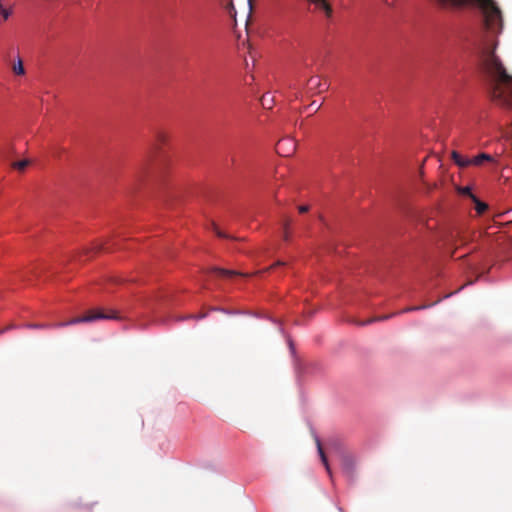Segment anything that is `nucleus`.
<instances>
[{
	"label": "nucleus",
	"instance_id": "27",
	"mask_svg": "<svg viewBox=\"0 0 512 512\" xmlns=\"http://www.w3.org/2000/svg\"><path fill=\"white\" fill-rule=\"evenodd\" d=\"M93 249H94L95 251H100V250H102V249H103V245H102V244L97 243V244H95V245H94Z\"/></svg>",
	"mask_w": 512,
	"mask_h": 512
},
{
	"label": "nucleus",
	"instance_id": "20",
	"mask_svg": "<svg viewBox=\"0 0 512 512\" xmlns=\"http://www.w3.org/2000/svg\"><path fill=\"white\" fill-rule=\"evenodd\" d=\"M459 193L464 196H468L471 200L473 199V196H475L469 187L459 188Z\"/></svg>",
	"mask_w": 512,
	"mask_h": 512
},
{
	"label": "nucleus",
	"instance_id": "4",
	"mask_svg": "<svg viewBox=\"0 0 512 512\" xmlns=\"http://www.w3.org/2000/svg\"><path fill=\"white\" fill-rule=\"evenodd\" d=\"M451 245L457 249L460 246L466 245L470 241V234L464 230H457L455 234L451 235Z\"/></svg>",
	"mask_w": 512,
	"mask_h": 512
},
{
	"label": "nucleus",
	"instance_id": "3",
	"mask_svg": "<svg viewBox=\"0 0 512 512\" xmlns=\"http://www.w3.org/2000/svg\"><path fill=\"white\" fill-rule=\"evenodd\" d=\"M295 150L296 143L290 137L280 140L276 145L277 153L285 157L292 155L295 152Z\"/></svg>",
	"mask_w": 512,
	"mask_h": 512
},
{
	"label": "nucleus",
	"instance_id": "16",
	"mask_svg": "<svg viewBox=\"0 0 512 512\" xmlns=\"http://www.w3.org/2000/svg\"><path fill=\"white\" fill-rule=\"evenodd\" d=\"M13 71L17 75L24 74V66L21 59H18L17 63L13 66Z\"/></svg>",
	"mask_w": 512,
	"mask_h": 512
},
{
	"label": "nucleus",
	"instance_id": "11",
	"mask_svg": "<svg viewBox=\"0 0 512 512\" xmlns=\"http://www.w3.org/2000/svg\"><path fill=\"white\" fill-rule=\"evenodd\" d=\"M168 165H169V161L167 159H162L158 162L156 171H157V177L159 178V180L164 179Z\"/></svg>",
	"mask_w": 512,
	"mask_h": 512
},
{
	"label": "nucleus",
	"instance_id": "22",
	"mask_svg": "<svg viewBox=\"0 0 512 512\" xmlns=\"http://www.w3.org/2000/svg\"><path fill=\"white\" fill-rule=\"evenodd\" d=\"M28 164V160H22L14 163V167L18 170H23V168Z\"/></svg>",
	"mask_w": 512,
	"mask_h": 512
},
{
	"label": "nucleus",
	"instance_id": "29",
	"mask_svg": "<svg viewBox=\"0 0 512 512\" xmlns=\"http://www.w3.org/2000/svg\"><path fill=\"white\" fill-rule=\"evenodd\" d=\"M310 106H311V107H313V108H315V110H319V107H320V106H316L314 102H313V103H311V105H310Z\"/></svg>",
	"mask_w": 512,
	"mask_h": 512
},
{
	"label": "nucleus",
	"instance_id": "9",
	"mask_svg": "<svg viewBox=\"0 0 512 512\" xmlns=\"http://www.w3.org/2000/svg\"><path fill=\"white\" fill-rule=\"evenodd\" d=\"M316 445H317V450H318V454L321 458V461H322L323 465L325 466V469L328 472V474L331 475V469H330V466L328 463V459L323 450V447H322V444H321V441L319 438H316Z\"/></svg>",
	"mask_w": 512,
	"mask_h": 512
},
{
	"label": "nucleus",
	"instance_id": "5",
	"mask_svg": "<svg viewBox=\"0 0 512 512\" xmlns=\"http://www.w3.org/2000/svg\"><path fill=\"white\" fill-rule=\"evenodd\" d=\"M341 466L343 471L348 475L351 476L354 469V460L350 455L343 454L341 456Z\"/></svg>",
	"mask_w": 512,
	"mask_h": 512
},
{
	"label": "nucleus",
	"instance_id": "14",
	"mask_svg": "<svg viewBox=\"0 0 512 512\" xmlns=\"http://www.w3.org/2000/svg\"><path fill=\"white\" fill-rule=\"evenodd\" d=\"M391 316L392 315H384V316H381V317L369 318L368 320H366L364 322H358L357 324L360 325V326H364V325H368V324H371V323H374V322H377V321H382V320L389 319Z\"/></svg>",
	"mask_w": 512,
	"mask_h": 512
},
{
	"label": "nucleus",
	"instance_id": "10",
	"mask_svg": "<svg viewBox=\"0 0 512 512\" xmlns=\"http://www.w3.org/2000/svg\"><path fill=\"white\" fill-rule=\"evenodd\" d=\"M312 3L316 5L317 8L324 10L327 17L332 16V7L327 2V0H310Z\"/></svg>",
	"mask_w": 512,
	"mask_h": 512
},
{
	"label": "nucleus",
	"instance_id": "2",
	"mask_svg": "<svg viewBox=\"0 0 512 512\" xmlns=\"http://www.w3.org/2000/svg\"><path fill=\"white\" fill-rule=\"evenodd\" d=\"M117 314L114 311H111L110 313H105L102 310H91L87 312L84 316L76 317L72 319L67 324H77V323H83V322H92L96 320L101 319H117Z\"/></svg>",
	"mask_w": 512,
	"mask_h": 512
},
{
	"label": "nucleus",
	"instance_id": "19",
	"mask_svg": "<svg viewBox=\"0 0 512 512\" xmlns=\"http://www.w3.org/2000/svg\"><path fill=\"white\" fill-rule=\"evenodd\" d=\"M211 227H212V230L216 233V235L220 238H230V236H228L227 234L223 233L222 231H220L216 225V223L212 222L211 223Z\"/></svg>",
	"mask_w": 512,
	"mask_h": 512
},
{
	"label": "nucleus",
	"instance_id": "21",
	"mask_svg": "<svg viewBox=\"0 0 512 512\" xmlns=\"http://www.w3.org/2000/svg\"><path fill=\"white\" fill-rule=\"evenodd\" d=\"M95 504H81L78 507L79 512H90Z\"/></svg>",
	"mask_w": 512,
	"mask_h": 512
},
{
	"label": "nucleus",
	"instance_id": "12",
	"mask_svg": "<svg viewBox=\"0 0 512 512\" xmlns=\"http://www.w3.org/2000/svg\"><path fill=\"white\" fill-rule=\"evenodd\" d=\"M472 201L474 202V208L478 215H482L488 209V205L480 201L476 196H473Z\"/></svg>",
	"mask_w": 512,
	"mask_h": 512
},
{
	"label": "nucleus",
	"instance_id": "8",
	"mask_svg": "<svg viewBox=\"0 0 512 512\" xmlns=\"http://www.w3.org/2000/svg\"><path fill=\"white\" fill-rule=\"evenodd\" d=\"M451 157L453 161L461 168H466L471 165L470 158L463 157L459 152L452 151Z\"/></svg>",
	"mask_w": 512,
	"mask_h": 512
},
{
	"label": "nucleus",
	"instance_id": "13",
	"mask_svg": "<svg viewBox=\"0 0 512 512\" xmlns=\"http://www.w3.org/2000/svg\"><path fill=\"white\" fill-rule=\"evenodd\" d=\"M168 140V136L163 131H158L155 135V147L159 149L161 145H164Z\"/></svg>",
	"mask_w": 512,
	"mask_h": 512
},
{
	"label": "nucleus",
	"instance_id": "31",
	"mask_svg": "<svg viewBox=\"0 0 512 512\" xmlns=\"http://www.w3.org/2000/svg\"><path fill=\"white\" fill-rule=\"evenodd\" d=\"M251 3H252V0H249V4H250V5H251Z\"/></svg>",
	"mask_w": 512,
	"mask_h": 512
},
{
	"label": "nucleus",
	"instance_id": "26",
	"mask_svg": "<svg viewBox=\"0 0 512 512\" xmlns=\"http://www.w3.org/2000/svg\"><path fill=\"white\" fill-rule=\"evenodd\" d=\"M298 210H299L300 213L308 212L309 211V206L301 205V206L298 207Z\"/></svg>",
	"mask_w": 512,
	"mask_h": 512
},
{
	"label": "nucleus",
	"instance_id": "28",
	"mask_svg": "<svg viewBox=\"0 0 512 512\" xmlns=\"http://www.w3.org/2000/svg\"><path fill=\"white\" fill-rule=\"evenodd\" d=\"M310 106H311V107H313V108H315V110H319V107H320V106H316L314 102H313V103H311V105H310Z\"/></svg>",
	"mask_w": 512,
	"mask_h": 512
},
{
	"label": "nucleus",
	"instance_id": "17",
	"mask_svg": "<svg viewBox=\"0 0 512 512\" xmlns=\"http://www.w3.org/2000/svg\"><path fill=\"white\" fill-rule=\"evenodd\" d=\"M440 300L432 303V304H429V305H421V306H414V307H408L406 309H404L402 312H410V311H417V310H422V309H425V308H428L436 303H438Z\"/></svg>",
	"mask_w": 512,
	"mask_h": 512
},
{
	"label": "nucleus",
	"instance_id": "30",
	"mask_svg": "<svg viewBox=\"0 0 512 512\" xmlns=\"http://www.w3.org/2000/svg\"><path fill=\"white\" fill-rule=\"evenodd\" d=\"M310 106H311V107H313V108H315V110H319V107H320V106H316L314 102H313V103H311V105H310Z\"/></svg>",
	"mask_w": 512,
	"mask_h": 512
},
{
	"label": "nucleus",
	"instance_id": "6",
	"mask_svg": "<svg viewBox=\"0 0 512 512\" xmlns=\"http://www.w3.org/2000/svg\"><path fill=\"white\" fill-rule=\"evenodd\" d=\"M308 86L312 90H318V92H323L328 88V84L326 81L322 82L318 77H312L308 80Z\"/></svg>",
	"mask_w": 512,
	"mask_h": 512
},
{
	"label": "nucleus",
	"instance_id": "25",
	"mask_svg": "<svg viewBox=\"0 0 512 512\" xmlns=\"http://www.w3.org/2000/svg\"><path fill=\"white\" fill-rule=\"evenodd\" d=\"M284 265H286V263H285V262H283V261H280V260H279V261L275 262L272 266H270L269 268H267L266 270H270V269H272V268H274V267L284 266Z\"/></svg>",
	"mask_w": 512,
	"mask_h": 512
},
{
	"label": "nucleus",
	"instance_id": "15",
	"mask_svg": "<svg viewBox=\"0 0 512 512\" xmlns=\"http://www.w3.org/2000/svg\"><path fill=\"white\" fill-rule=\"evenodd\" d=\"M214 271L216 273H218L219 275L223 276V277H232L234 275H238L239 274V273H237L236 271H233V270L220 269V268H215Z\"/></svg>",
	"mask_w": 512,
	"mask_h": 512
},
{
	"label": "nucleus",
	"instance_id": "32",
	"mask_svg": "<svg viewBox=\"0 0 512 512\" xmlns=\"http://www.w3.org/2000/svg\"><path fill=\"white\" fill-rule=\"evenodd\" d=\"M2 333H3V330L0 331V334H2Z\"/></svg>",
	"mask_w": 512,
	"mask_h": 512
},
{
	"label": "nucleus",
	"instance_id": "7",
	"mask_svg": "<svg viewBox=\"0 0 512 512\" xmlns=\"http://www.w3.org/2000/svg\"><path fill=\"white\" fill-rule=\"evenodd\" d=\"M470 161H471V165H474V166H481L484 162H490V163L495 162L494 158L491 155L486 154V153H481L473 158H470Z\"/></svg>",
	"mask_w": 512,
	"mask_h": 512
},
{
	"label": "nucleus",
	"instance_id": "24",
	"mask_svg": "<svg viewBox=\"0 0 512 512\" xmlns=\"http://www.w3.org/2000/svg\"><path fill=\"white\" fill-rule=\"evenodd\" d=\"M146 170V163H142L137 171V177H140L142 173Z\"/></svg>",
	"mask_w": 512,
	"mask_h": 512
},
{
	"label": "nucleus",
	"instance_id": "1",
	"mask_svg": "<svg viewBox=\"0 0 512 512\" xmlns=\"http://www.w3.org/2000/svg\"><path fill=\"white\" fill-rule=\"evenodd\" d=\"M438 8L457 10L475 5L482 13L486 35L478 47V65L485 76L491 100L512 110V75L496 54L497 35L503 28L502 12L494 0H430Z\"/></svg>",
	"mask_w": 512,
	"mask_h": 512
},
{
	"label": "nucleus",
	"instance_id": "23",
	"mask_svg": "<svg viewBox=\"0 0 512 512\" xmlns=\"http://www.w3.org/2000/svg\"><path fill=\"white\" fill-rule=\"evenodd\" d=\"M288 225H289V222L286 221L283 225V229H284V232H283V239L285 241H288L289 240V233H288Z\"/></svg>",
	"mask_w": 512,
	"mask_h": 512
},
{
	"label": "nucleus",
	"instance_id": "18",
	"mask_svg": "<svg viewBox=\"0 0 512 512\" xmlns=\"http://www.w3.org/2000/svg\"><path fill=\"white\" fill-rule=\"evenodd\" d=\"M261 103L264 108L270 109L272 107V98H269L268 95H264L261 99Z\"/></svg>",
	"mask_w": 512,
	"mask_h": 512
}]
</instances>
